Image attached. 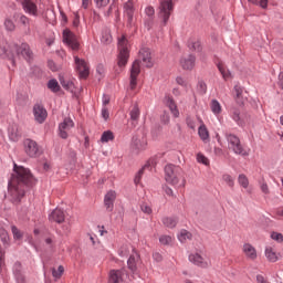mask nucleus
I'll use <instances>...</instances> for the list:
<instances>
[{"label":"nucleus","instance_id":"nucleus-52","mask_svg":"<svg viewBox=\"0 0 283 283\" xmlns=\"http://www.w3.org/2000/svg\"><path fill=\"white\" fill-rule=\"evenodd\" d=\"M271 238L275 241L279 242V244H282L283 242V234L280 232H272Z\"/></svg>","mask_w":283,"mask_h":283},{"label":"nucleus","instance_id":"nucleus-34","mask_svg":"<svg viewBox=\"0 0 283 283\" xmlns=\"http://www.w3.org/2000/svg\"><path fill=\"white\" fill-rule=\"evenodd\" d=\"M179 242L185 243L187 242V240H191V238H193V235L191 234V232L187 231V230H181L179 232V234L177 235Z\"/></svg>","mask_w":283,"mask_h":283},{"label":"nucleus","instance_id":"nucleus-53","mask_svg":"<svg viewBox=\"0 0 283 283\" xmlns=\"http://www.w3.org/2000/svg\"><path fill=\"white\" fill-rule=\"evenodd\" d=\"M197 161L198 163H201V165H206L208 166L209 165V158H207L205 155H202L201 153H199L197 155Z\"/></svg>","mask_w":283,"mask_h":283},{"label":"nucleus","instance_id":"nucleus-36","mask_svg":"<svg viewBox=\"0 0 283 283\" xmlns=\"http://www.w3.org/2000/svg\"><path fill=\"white\" fill-rule=\"evenodd\" d=\"M109 140H114V133L112 130H105L102 134L101 143H109Z\"/></svg>","mask_w":283,"mask_h":283},{"label":"nucleus","instance_id":"nucleus-28","mask_svg":"<svg viewBox=\"0 0 283 283\" xmlns=\"http://www.w3.org/2000/svg\"><path fill=\"white\" fill-rule=\"evenodd\" d=\"M133 147L134 149H137V151H140L143 149H145V147H147V142L145 140V138H138V137H134L133 138Z\"/></svg>","mask_w":283,"mask_h":283},{"label":"nucleus","instance_id":"nucleus-17","mask_svg":"<svg viewBox=\"0 0 283 283\" xmlns=\"http://www.w3.org/2000/svg\"><path fill=\"white\" fill-rule=\"evenodd\" d=\"M125 277H127V274H125V270H112L109 273L111 283L124 282Z\"/></svg>","mask_w":283,"mask_h":283},{"label":"nucleus","instance_id":"nucleus-57","mask_svg":"<svg viewBox=\"0 0 283 283\" xmlns=\"http://www.w3.org/2000/svg\"><path fill=\"white\" fill-rule=\"evenodd\" d=\"M97 8H106V6H109V0H94Z\"/></svg>","mask_w":283,"mask_h":283},{"label":"nucleus","instance_id":"nucleus-5","mask_svg":"<svg viewBox=\"0 0 283 283\" xmlns=\"http://www.w3.org/2000/svg\"><path fill=\"white\" fill-rule=\"evenodd\" d=\"M226 140L228 143V149L237 154L238 156H249V153L242 147L240 137L238 135L226 133Z\"/></svg>","mask_w":283,"mask_h":283},{"label":"nucleus","instance_id":"nucleus-48","mask_svg":"<svg viewBox=\"0 0 283 283\" xmlns=\"http://www.w3.org/2000/svg\"><path fill=\"white\" fill-rule=\"evenodd\" d=\"M222 180L228 185V187H233L235 185V181L231 175H223Z\"/></svg>","mask_w":283,"mask_h":283},{"label":"nucleus","instance_id":"nucleus-40","mask_svg":"<svg viewBox=\"0 0 283 283\" xmlns=\"http://www.w3.org/2000/svg\"><path fill=\"white\" fill-rule=\"evenodd\" d=\"M160 244L169 245L171 242H174V237L164 234L159 238Z\"/></svg>","mask_w":283,"mask_h":283},{"label":"nucleus","instance_id":"nucleus-2","mask_svg":"<svg viewBox=\"0 0 283 283\" xmlns=\"http://www.w3.org/2000/svg\"><path fill=\"white\" fill-rule=\"evenodd\" d=\"M140 61L145 67H154V60H151V51L147 48L140 49L139 59L133 62L130 69L129 88L136 90L138 85V75L140 74Z\"/></svg>","mask_w":283,"mask_h":283},{"label":"nucleus","instance_id":"nucleus-18","mask_svg":"<svg viewBox=\"0 0 283 283\" xmlns=\"http://www.w3.org/2000/svg\"><path fill=\"white\" fill-rule=\"evenodd\" d=\"M49 220L50 222H57V224H61V222H65V212L56 208L49 214Z\"/></svg>","mask_w":283,"mask_h":283},{"label":"nucleus","instance_id":"nucleus-60","mask_svg":"<svg viewBox=\"0 0 283 283\" xmlns=\"http://www.w3.org/2000/svg\"><path fill=\"white\" fill-rule=\"evenodd\" d=\"M80 23H81V17L77 13H75V18L73 20L74 28H78Z\"/></svg>","mask_w":283,"mask_h":283},{"label":"nucleus","instance_id":"nucleus-8","mask_svg":"<svg viewBox=\"0 0 283 283\" xmlns=\"http://www.w3.org/2000/svg\"><path fill=\"white\" fill-rule=\"evenodd\" d=\"M188 260L196 266H200V269H209V266H211V260L202 252H192L188 256Z\"/></svg>","mask_w":283,"mask_h":283},{"label":"nucleus","instance_id":"nucleus-39","mask_svg":"<svg viewBox=\"0 0 283 283\" xmlns=\"http://www.w3.org/2000/svg\"><path fill=\"white\" fill-rule=\"evenodd\" d=\"M149 165H151V161H149L147 165H145L144 168H142L138 171V174L135 176V185L140 184V178L143 177V174H144L145 169H149Z\"/></svg>","mask_w":283,"mask_h":283},{"label":"nucleus","instance_id":"nucleus-27","mask_svg":"<svg viewBox=\"0 0 283 283\" xmlns=\"http://www.w3.org/2000/svg\"><path fill=\"white\" fill-rule=\"evenodd\" d=\"M265 258L269 262H277V252L272 247L265 248Z\"/></svg>","mask_w":283,"mask_h":283},{"label":"nucleus","instance_id":"nucleus-49","mask_svg":"<svg viewBox=\"0 0 283 283\" xmlns=\"http://www.w3.org/2000/svg\"><path fill=\"white\" fill-rule=\"evenodd\" d=\"M176 83L177 85H180L181 87H189V81L182 76H177L176 77Z\"/></svg>","mask_w":283,"mask_h":283},{"label":"nucleus","instance_id":"nucleus-14","mask_svg":"<svg viewBox=\"0 0 283 283\" xmlns=\"http://www.w3.org/2000/svg\"><path fill=\"white\" fill-rule=\"evenodd\" d=\"M33 116L36 123H45V118H48V111L43 105L41 104H35L33 106Z\"/></svg>","mask_w":283,"mask_h":283},{"label":"nucleus","instance_id":"nucleus-3","mask_svg":"<svg viewBox=\"0 0 283 283\" xmlns=\"http://www.w3.org/2000/svg\"><path fill=\"white\" fill-rule=\"evenodd\" d=\"M165 180L172 187H178V185L179 187H185V185H187V180L182 178V169L171 164H168L165 167Z\"/></svg>","mask_w":283,"mask_h":283},{"label":"nucleus","instance_id":"nucleus-51","mask_svg":"<svg viewBox=\"0 0 283 283\" xmlns=\"http://www.w3.org/2000/svg\"><path fill=\"white\" fill-rule=\"evenodd\" d=\"M0 239L3 242V244H8V242H10V237L8 235V231H6L4 229H1Z\"/></svg>","mask_w":283,"mask_h":283},{"label":"nucleus","instance_id":"nucleus-62","mask_svg":"<svg viewBox=\"0 0 283 283\" xmlns=\"http://www.w3.org/2000/svg\"><path fill=\"white\" fill-rule=\"evenodd\" d=\"M109 105V96L104 95L103 96V107H107Z\"/></svg>","mask_w":283,"mask_h":283},{"label":"nucleus","instance_id":"nucleus-11","mask_svg":"<svg viewBox=\"0 0 283 283\" xmlns=\"http://www.w3.org/2000/svg\"><path fill=\"white\" fill-rule=\"evenodd\" d=\"M24 153L30 156V158H36L41 154L39 149V144L32 139H25L23 143Z\"/></svg>","mask_w":283,"mask_h":283},{"label":"nucleus","instance_id":"nucleus-44","mask_svg":"<svg viewBox=\"0 0 283 283\" xmlns=\"http://www.w3.org/2000/svg\"><path fill=\"white\" fill-rule=\"evenodd\" d=\"M64 272H65V269L63 268V265H60L57 268V270L56 269L52 270V275H53V277L59 280L61 277V275H63Z\"/></svg>","mask_w":283,"mask_h":283},{"label":"nucleus","instance_id":"nucleus-50","mask_svg":"<svg viewBox=\"0 0 283 283\" xmlns=\"http://www.w3.org/2000/svg\"><path fill=\"white\" fill-rule=\"evenodd\" d=\"M11 231L13 233L14 240H21L23 238V233H21L18 227L12 226Z\"/></svg>","mask_w":283,"mask_h":283},{"label":"nucleus","instance_id":"nucleus-43","mask_svg":"<svg viewBox=\"0 0 283 283\" xmlns=\"http://www.w3.org/2000/svg\"><path fill=\"white\" fill-rule=\"evenodd\" d=\"M260 189L265 196H269L271 193V190L269 189V184H266L264 179L260 181Z\"/></svg>","mask_w":283,"mask_h":283},{"label":"nucleus","instance_id":"nucleus-15","mask_svg":"<svg viewBox=\"0 0 283 283\" xmlns=\"http://www.w3.org/2000/svg\"><path fill=\"white\" fill-rule=\"evenodd\" d=\"M124 12L127 19V25L132 28L134 25V2L132 0H128L124 4Z\"/></svg>","mask_w":283,"mask_h":283},{"label":"nucleus","instance_id":"nucleus-7","mask_svg":"<svg viewBox=\"0 0 283 283\" xmlns=\"http://www.w3.org/2000/svg\"><path fill=\"white\" fill-rule=\"evenodd\" d=\"M174 12V1L171 0H161L159 3V19H161L163 25L169 23V18Z\"/></svg>","mask_w":283,"mask_h":283},{"label":"nucleus","instance_id":"nucleus-4","mask_svg":"<svg viewBox=\"0 0 283 283\" xmlns=\"http://www.w3.org/2000/svg\"><path fill=\"white\" fill-rule=\"evenodd\" d=\"M118 52L117 65L119 69H123L129 61V41H127L125 35L118 39Z\"/></svg>","mask_w":283,"mask_h":283},{"label":"nucleus","instance_id":"nucleus-24","mask_svg":"<svg viewBox=\"0 0 283 283\" xmlns=\"http://www.w3.org/2000/svg\"><path fill=\"white\" fill-rule=\"evenodd\" d=\"M14 14L13 15H9L4 19V29L7 30V32H14V30H17V24H14Z\"/></svg>","mask_w":283,"mask_h":283},{"label":"nucleus","instance_id":"nucleus-59","mask_svg":"<svg viewBox=\"0 0 283 283\" xmlns=\"http://www.w3.org/2000/svg\"><path fill=\"white\" fill-rule=\"evenodd\" d=\"M153 259L155 260V262H163V254L155 252L153 253Z\"/></svg>","mask_w":283,"mask_h":283},{"label":"nucleus","instance_id":"nucleus-30","mask_svg":"<svg viewBox=\"0 0 283 283\" xmlns=\"http://www.w3.org/2000/svg\"><path fill=\"white\" fill-rule=\"evenodd\" d=\"M130 120L134 123L138 122L140 118V108L138 107V104H134L129 112Z\"/></svg>","mask_w":283,"mask_h":283},{"label":"nucleus","instance_id":"nucleus-54","mask_svg":"<svg viewBox=\"0 0 283 283\" xmlns=\"http://www.w3.org/2000/svg\"><path fill=\"white\" fill-rule=\"evenodd\" d=\"M145 14L146 17H149V19H154V15L156 14V10L154 9V7L148 6L145 9Z\"/></svg>","mask_w":283,"mask_h":283},{"label":"nucleus","instance_id":"nucleus-61","mask_svg":"<svg viewBox=\"0 0 283 283\" xmlns=\"http://www.w3.org/2000/svg\"><path fill=\"white\" fill-rule=\"evenodd\" d=\"M187 125L190 129H196V122L191 120V118L187 119Z\"/></svg>","mask_w":283,"mask_h":283},{"label":"nucleus","instance_id":"nucleus-13","mask_svg":"<svg viewBox=\"0 0 283 283\" xmlns=\"http://www.w3.org/2000/svg\"><path fill=\"white\" fill-rule=\"evenodd\" d=\"M75 65L80 78H87L90 76V65L85 60H81L78 56H75Z\"/></svg>","mask_w":283,"mask_h":283},{"label":"nucleus","instance_id":"nucleus-45","mask_svg":"<svg viewBox=\"0 0 283 283\" xmlns=\"http://www.w3.org/2000/svg\"><path fill=\"white\" fill-rule=\"evenodd\" d=\"M6 251L0 247V274L3 273V268L6 266Z\"/></svg>","mask_w":283,"mask_h":283},{"label":"nucleus","instance_id":"nucleus-32","mask_svg":"<svg viewBox=\"0 0 283 283\" xmlns=\"http://www.w3.org/2000/svg\"><path fill=\"white\" fill-rule=\"evenodd\" d=\"M210 108L212 114H214V116L222 114V105H220V102H218V99L211 101Z\"/></svg>","mask_w":283,"mask_h":283},{"label":"nucleus","instance_id":"nucleus-26","mask_svg":"<svg viewBox=\"0 0 283 283\" xmlns=\"http://www.w3.org/2000/svg\"><path fill=\"white\" fill-rule=\"evenodd\" d=\"M44 248L46 251H54V249H56V240L54 239V235L44 238Z\"/></svg>","mask_w":283,"mask_h":283},{"label":"nucleus","instance_id":"nucleus-1","mask_svg":"<svg viewBox=\"0 0 283 283\" xmlns=\"http://www.w3.org/2000/svg\"><path fill=\"white\" fill-rule=\"evenodd\" d=\"M32 182V174L24 167L14 165V174L9 181V196L11 202L19 205L21 198L25 196V187Z\"/></svg>","mask_w":283,"mask_h":283},{"label":"nucleus","instance_id":"nucleus-12","mask_svg":"<svg viewBox=\"0 0 283 283\" xmlns=\"http://www.w3.org/2000/svg\"><path fill=\"white\" fill-rule=\"evenodd\" d=\"M20 4L22 6V10L27 14H30V17H39V7H36V3L32 0H18Z\"/></svg>","mask_w":283,"mask_h":283},{"label":"nucleus","instance_id":"nucleus-56","mask_svg":"<svg viewBox=\"0 0 283 283\" xmlns=\"http://www.w3.org/2000/svg\"><path fill=\"white\" fill-rule=\"evenodd\" d=\"M102 118H104V120H109V109L107 106L102 107Z\"/></svg>","mask_w":283,"mask_h":283},{"label":"nucleus","instance_id":"nucleus-21","mask_svg":"<svg viewBox=\"0 0 283 283\" xmlns=\"http://www.w3.org/2000/svg\"><path fill=\"white\" fill-rule=\"evenodd\" d=\"M133 253L130 254L127 264H128V269L133 272L136 273V263L138 262V260H140V254H138V252H136V250L132 249Z\"/></svg>","mask_w":283,"mask_h":283},{"label":"nucleus","instance_id":"nucleus-47","mask_svg":"<svg viewBox=\"0 0 283 283\" xmlns=\"http://www.w3.org/2000/svg\"><path fill=\"white\" fill-rule=\"evenodd\" d=\"M129 249H132V247L129 245H123L119 250H118V254L120 255V258H127L129 255Z\"/></svg>","mask_w":283,"mask_h":283},{"label":"nucleus","instance_id":"nucleus-38","mask_svg":"<svg viewBox=\"0 0 283 283\" xmlns=\"http://www.w3.org/2000/svg\"><path fill=\"white\" fill-rule=\"evenodd\" d=\"M249 3H253V6H259V8H262L263 10H266L269 8V0H248Z\"/></svg>","mask_w":283,"mask_h":283},{"label":"nucleus","instance_id":"nucleus-23","mask_svg":"<svg viewBox=\"0 0 283 283\" xmlns=\"http://www.w3.org/2000/svg\"><path fill=\"white\" fill-rule=\"evenodd\" d=\"M217 67L223 78V81H229L231 78V71L224 65V63L219 62Z\"/></svg>","mask_w":283,"mask_h":283},{"label":"nucleus","instance_id":"nucleus-42","mask_svg":"<svg viewBox=\"0 0 283 283\" xmlns=\"http://www.w3.org/2000/svg\"><path fill=\"white\" fill-rule=\"evenodd\" d=\"M140 209L143 213H146V216H151V213L154 212V210L151 209V206L147 202L142 203Z\"/></svg>","mask_w":283,"mask_h":283},{"label":"nucleus","instance_id":"nucleus-10","mask_svg":"<svg viewBox=\"0 0 283 283\" xmlns=\"http://www.w3.org/2000/svg\"><path fill=\"white\" fill-rule=\"evenodd\" d=\"M73 128L74 120H72L70 117L64 118V120L59 125V136L63 139H66Z\"/></svg>","mask_w":283,"mask_h":283},{"label":"nucleus","instance_id":"nucleus-35","mask_svg":"<svg viewBox=\"0 0 283 283\" xmlns=\"http://www.w3.org/2000/svg\"><path fill=\"white\" fill-rule=\"evenodd\" d=\"M231 118L238 123V125H242V115L240 114V109L233 108L231 111Z\"/></svg>","mask_w":283,"mask_h":283},{"label":"nucleus","instance_id":"nucleus-31","mask_svg":"<svg viewBox=\"0 0 283 283\" xmlns=\"http://www.w3.org/2000/svg\"><path fill=\"white\" fill-rule=\"evenodd\" d=\"M198 135H199V138H201V140L203 143H209V129H207V126L205 124H202L199 127Z\"/></svg>","mask_w":283,"mask_h":283},{"label":"nucleus","instance_id":"nucleus-29","mask_svg":"<svg viewBox=\"0 0 283 283\" xmlns=\"http://www.w3.org/2000/svg\"><path fill=\"white\" fill-rule=\"evenodd\" d=\"M13 19L14 21H19V23H21V25H24L25 28L30 25V18H28L23 13H13Z\"/></svg>","mask_w":283,"mask_h":283},{"label":"nucleus","instance_id":"nucleus-63","mask_svg":"<svg viewBox=\"0 0 283 283\" xmlns=\"http://www.w3.org/2000/svg\"><path fill=\"white\" fill-rule=\"evenodd\" d=\"M277 84L281 87V90H283V72H281L279 74V82H277Z\"/></svg>","mask_w":283,"mask_h":283},{"label":"nucleus","instance_id":"nucleus-41","mask_svg":"<svg viewBox=\"0 0 283 283\" xmlns=\"http://www.w3.org/2000/svg\"><path fill=\"white\" fill-rule=\"evenodd\" d=\"M238 182L243 189L249 188V178H247L245 175H239Z\"/></svg>","mask_w":283,"mask_h":283},{"label":"nucleus","instance_id":"nucleus-37","mask_svg":"<svg viewBox=\"0 0 283 283\" xmlns=\"http://www.w3.org/2000/svg\"><path fill=\"white\" fill-rule=\"evenodd\" d=\"M48 87L51 90V92H60L61 91V85H59V82L56 80H50L48 82Z\"/></svg>","mask_w":283,"mask_h":283},{"label":"nucleus","instance_id":"nucleus-9","mask_svg":"<svg viewBox=\"0 0 283 283\" xmlns=\"http://www.w3.org/2000/svg\"><path fill=\"white\" fill-rule=\"evenodd\" d=\"M63 42L71 49V50H78L80 43L78 38H76V34L70 31V29H65L63 31Z\"/></svg>","mask_w":283,"mask_h":283},{"label":"nucleus","instance_id":"nucleus-22","mask_svg":"<svg viewBox=\"0 0 283 283\" xmlns=\"http://www.w3.org/2000/svg\"><path fill=\"white\" fill-rule=\"evenodd\" d=\"M166 105L169 107L171 114L178 118L180 116V113L178 112V106H176V102L174 101V97L166 96Z\"/></svg>","mask_w":283,"mask_h":283},{"label":"nucleus","instance_id":"nucleus-20","mask_svg":"<svg viewBox=\"0 0 283 283\" xmlns=\"http://www.w3.org/2000/svg\"><path fill=\"white\" fill-rule=\"evenodd\" d=\"M114 200H116V191L111 190L106 193L104 198V205L108 211H112V209H114Z\"/></svg>","mask_w":283,"mask_h":283},{"label":"nucleus","instance_id":"nucleus-58","mask_svg":"<svg viewBox=\"0 0 283 283\" xmlns=\"http://www.w3.org/2000/svg\"><path fill=\"white\" fill-rule=\"evenodd\" d=\"M164 191L166 196H169L170 198H176V196L174 195V189L169 188L168 186L164 188Z\"/></svg>","mask_w":283,"mask_h":283},{"label":"nucleus","instance_id":"nucleus-33","mask_svg":"<svg viewBox=\"0 0 283 283\" xmlns=\"http://www.w3.org/2000/svg\"><path fill=\"white\" fill-rule=\"evenodd\" d=\"M101 41L104 45H109V43L114 41V39L112 38V32L108 29L102 32Z\"/></svg>","mask_w":283,"mask_h":283},{"label":"nucleus","instance_id":"nucleus-46","mask_svg":"<svg viewBox=\"0 0 283 283\" xmlns=\"http://www.w3.org/2000/svg\"><path fill=\"white\" fill-rule=\"evenodd\" d=\"M61 85H62V87H64V90H67L69 92H74V83L73 82L62 80Z\"/></svg>","mask_w":283,"mask_h":283},{"label":"nucleus","instance_id":"nucleus-19","mask_svg":"<svg viewBox=\"0 0 283 283\" xmlns=\"http://www.w3.org/2000/svg\"><path fill=\"white\" fill-rule=\"evenodd\" d=\"M180 66L182 70H192L196 67V56L187 55L180 60Z\"/></svg>","mask_w":283,"mask_h":283},{"label":"nucleus","instance_id":"nucleus-16","mask_svg":"<svg viewBox=\"0 0 283 283\" xmlns=\"http://www.w3.org/2000/svg\"><path fill=\"white\" fill-rule=\"evenodd\" d=\"M242 253L247 258V260H258V250L250 243H245L242 247Z\"/></svg>","mask_w":283,"mask_h":283},{"label":"nucleus","instance_id":"nucleus-55","mask_svg":"<svg viewBox=\"0 0 283 283\" xmlns=\"http://www.w3.org/2000/svg\"><path fill=\"white\" fill-rule=\"evenodd\" d=\"M8 56V49H6V43L0 42V59Z\"/></svg>","mask_w":283,"mask_h":283},{"label":"nucleus","instance_id":"nucleus-64","mask_svg":"<svg viewBox=\"0 0 283 283\" xmlns=\"http://www.w3.org/2000/svg\"><path fill=\"white\" fill-rule=\"evenodd\" d=\"M256 282H258V283H269V281H265V280H264V276H262V275H260V274L256 275Z\"/></svg>","mask_w":283,"mask_h":283},{"label":"nucleus","instance_id":"nucleus-25","mask_svg":"<svg viewBox=\"0 0 283 283\" xmlns=\"http://www.w3.org/2000/svg\"><path fill=\"white\" fill-rule=\"evenodd\" d=\"M161 222L168 229H176V226L178 224V218H176V217H164L161 219Z\"/></svg>","mask_w":283,"mask_h":283},{"label":"nucleus","instance_id":"nucleus-6","mask_svg":"<svg viewBox=\"0 0 283 283\" xmlns=\"http://www.w3.org/2000/svg\"><path fill=\"white\" fill-rule=\"evenodd\" d=\"M11 50L12 52H15V56H18V59H23L24 61L30 62L34 57V53L32 52V49H30V44L25 42L20 45L13 44Z\"/></svg>","mask_w":283,"mask_h":283}]
</instances>
